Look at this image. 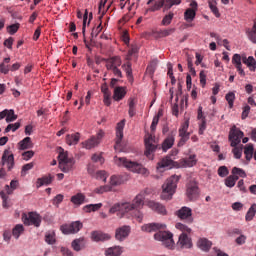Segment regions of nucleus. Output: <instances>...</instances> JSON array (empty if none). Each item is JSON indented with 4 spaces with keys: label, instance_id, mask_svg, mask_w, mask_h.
Here are the masks:
<instances>
[{
    "label": "nucleus",
    "instance_id": "c03bdc74",
    "mask_svg": "<svg viewBox=\"0 0 256 256\" xmlns=\"http://www.w3.org/2000/svg\"><path fill=\"white\" fill-rule=\"evenodd\" d=\"M173 5H181V0H164L165 11H169Z\"/></svg>",
    "mask_w": 256,
    "mask_h": 256
},
{
    "label": "nucleus",
    "instance_id": "4be33fe9",
    "mask_svg": "<svg viewBox=\"0 0 256 256\" xmlns=\"http://www.w3.org/2000/svg\"><path fill=\"white\" fill-rule=\"evenodd\" d=\"M133 209H141L145 205V191L140 192L131 203Z\"/></svg>",
    "mask_w": 256,
    "mask_h": 256
},
{
    "label": "nucleus",
    "instance_id": "6e6d98bb",
    "mask_svg": "<svg viewBox=\"0 0 256 256\" xmlns=\"http://www.w3.org/2000/svg\"><path fill=\"white\" fill-rule=\"evenodd\" d=\"M121 183H122L121 177L116 176V175L111 176V178H110V185L112 187H117V186L121 185Z\"/></svg>",
    "mask_w": 256,
    "mask_h": 256
},
{
    "label": "nucleus",
    "instance_id": "c756f323",
    "mask_svg": "<svg viewBox=\"0 0 256 256\" xmlns=\"http://www.w3.org/2000/svg\"><path fill=\"white\" fill-rule=\"evenodd\" d=\"M79 139H81V134L74 133L66 135V143L67 145H77L79 143Z\"/></svg>",
    "mask_w": 256,
    "mask_h": 256
},
{
    "label": "nucleus",
    "instance_id": "7c9ffc66",
    "mask_svg": "<svg viewBox=\"0 0 256 256\" xmlns=\"http://www.w3.org/2000/svg\"><path fill=\"white\" fill-rule=\"evenodd\" d=\"M212 245L213 243H211V241H209L207 238H201L198 240V247L202 251H209Z\"/></svg>",
    "mask_w": 256,
    "mask_h": 256
},
{
    "label": "nucleus",
    "instance_id": "5fc2aeb1",
    "mask_svg": "<svg viewBox=\"0 0 256 256\" xmlns=\"http://www.w3.org/2000/svg\"><path fill=\"white\" fill-rule=\"evenodd\" d=\"M189 124H183L182 127L179 129V137H190L189 132Z\"/></svg>",
    "mask_w": 256,
    "mask_h": 256
},
{
    "label": "nucleus",
    "instance_id": "4d7b16f0",
    "mask_svg": "<svg viewBox=\"0 0 256 256\" xmlns=\"http://www.w3.org/2000/svg\"><path fill=\"white\" fill-rule=\"evenodd\" d=\"M17 115H15L14 110H8L7 115H6V123H11L13 121H16Z\"/></svg>",
    "mask_w": 256,
    "mask_h": 256
},
{
    "label": "nucleus",
    "instance_id": "dca6fc26",
    "mask_svg": "<svg viewBox=\"0 0 256 256\" xmlns=\"http://www.w3.org/2000/svg\"><path fill=\"white\" fill-rule=\"evenodd\" d=\"M174 165H175V161H173V159H171V157L166 156L159 160V162L157 163L156 169L160 173H163V171H165V169H171L174 167Z\"/></svg>",
    "mask_w": 256,
    "mask_h": 256
},
{
    "label": "nucleus",
    "instance_id": "412c9836",
    "mask_svg": "<svg viewBox=\"0 0 256 256\" xmlns=\"http://www.w3.org/2000/svg\"><path fill=\"white\" fill-rule=\"evenodd\" d=\"M123 129H125V119L121 120L116 126V145L115 149L121 146V141H123Z\"/></svg>",
    "mask_w": 256,
    "mask_h": 256
},
{
    "label": "nucleus",
    "instance_id": "8fccbe9b",
    "mask_svg": "<svg viewBox=\"0 0 256 256\" xmlns=\"http://www.w3.org/2000/svg\"><path fill=\"white\" fill-rule=\"evenodd\" d=\"M209 8L211 9L215 17H221V14L219 13V8H217V1H209Z\"/></svg>",
    "mask_w": 256,
    "mask_h": 256
},
{
    "label": "nucleus",
    "instance_id": "2eb2a0df",
    "mask_svg": "<svg viewBox=\"0 0 256 256\" xmlns=\"http://www.w3.org/2000/svg\"><path fill=\"white\" fill-rule=\"evenodd\" d=\"M1 165L3 167H7L8 171H11L13 167H15V156H13V153H11V150L6 149L3 152L2 159H1Z\"/></svg>",
    "mask_w": 256,
    "mask_h": 256
},
{
    "label": "nucleus",
    "instance_id": "052dcab7",
    "mask_svg": "<svg viewBox=\"0 0 256 256\" xmlns=\"http://www.w3.org/2000/svg\"><path fill=\"white\" fill-rule=\"evenodd\" d=\"M21 25L19 23L16 24H12L10 26L7 27V31L10 35H15V33H17V31H19V27Z\"/></svg>",
    "mask_w": 256,
    "mask_h": 256
},
{
    "label": "nucleus",
    "instance_id": "f03ea898",
    "mask_svg": "<svg viewBox=\"0 0 256 256\" xmlns=\"http://www.w3.org/2000/svg\"><path fill=\"white\" fill-rule=\"evenodd\" d=\"M247 65V67L250 69V71H255L256 69V60L253 56H240L239 54H234L232 57V63L234 67L237 69L239 75L241 77H245V70H243V64Z\"/></svg>",
    "mask_w": 256,
    "mask_h": 256
},
{
    "label": "nucleus",
    "instance_id": "f257e3e1",
    "mask_svg": "<svg viewBox=\"0 0 256 256\" xmlns=\"http://www.w3.org/2000/svg\"><path fill=\"white\" fill-rule=\"evenodd\" d=\"M114 163L118 167H125L128 171H132V173H138L140 175H149V170L143 166V164L131 161L125 157H114Z\"/></svg>",
    "mask_w": 256,
    "mask_h": 256
},
{
    "label": "nucleus",
    "instance_id": "bf43d9fd",
    "mask_svg": "<svg viewBox=\"0 0 256 256\" xmlns=\"http://www.w3.org/2000/svg\"><path fill=\"white\" fill-rule=\"evenodd\" d=\"M19 127H21V123L20 122H16L14 124H9L5 128V133H9V131H13L15 133V131H17V129H19Z\"/></svg>",
    "mask_w": 256,
    "mask_h": 256
},
{
    "label": "nucleus",
    "instance_id": "72a5a7b5",
    "mask_svg": "<svg viewBox=\"0 0 256 256\" xmlns=\"http://www.w3.org/2000/svg\"><path fill=\"white\" fill-rule=\"evenodd\" d=\"M184 167H195L197 165V155L191 154L183 160Z\"/></svg>",
    "mask_w": 256,
    "mask_h": 256
},
{
    "label": "nucleus",
    "instance_id": "bb28decb",
    "mask_svg": "<svg viewBox=\"0 0 256 256\" xmlns=\"http://www.w3.org/2000/svg\"><path fill=\"white\" fill-rule=\"evenodd\" d=\"M18 149H20V151L33 149V141H31V137H26L22 141H20L18 143Z\"/></svg>",
    "mask_w": 256,
    "mask_h": 256
},
{
    "label": "nucleus",
    "instance_id": "f3484780",
    "mask_svg": "<svg viewBox=\"0 0 256 256\" xmlns=\"http://www.w3.org/2000/svg\"><path fill=\"white\" fill-rule=\"evenodd\" d=\"M186 194L190 201H195L199 197V186L196 182H190L187 184Z\"/></svg>",
    "mask_w": 256,
    "mask_h": 256
},
{
    "label": "nucleus",
    "instance_id": "4c0bfd02",
    "mask_svg": "<svg viewBox=\"0 0 256 256\" xmlns=\"http://www.w3.org/2000/svg\"><path fill=\"white\" fill-rule=\"evenodd\" d=\"M161 117H163V110H159L152 120V124L150 126L152 133L157 129V125H159V119H161Z\"/></svg>",
    "mask_w": 256,
    "mask_h": 256
},
{
    "label": "nucleus",
    "instance_id": "2f4dec72",
    "mask_svg": "<svg viewBox=\"0 0 256 256\" xmlns=\"http://www.w3.org/2000/svg\"><path fill=\"white\" fill-rule=\"evenodd\" d=\"M128 106H129V110H128L129 117H135V115L137 114V110L135 109V107L137 106V100H135V98H129Z\"/></svg>",
    "mask_w": 256,
    "mask_h": 256
},
{
    "label": "nucleus",
    "instance_id": "864d4df0",
    "mask_svg": "<svg viewBox=\"0 0 256 256\" xmlns=\"http://www.w3.org/2000/svg\"><path fill=\"white\" fill-rule=\"evenodd\" d=\"M232 174L235 175L236 177H242L243 179L247 177V173H245V170L237 167H234L232 169Z\"/></svg>",
    "mask_w": 256,
    "mask_h": 256
},
{
    "label": "nucleus",
    "instance_id": "0e129e2a",
    "mask_svg": "<svg viewBox=\"0 0 256 256\" xmlns=\"http://www.w3.org/2000/svg\"><path fill=\"white\" fill-rule=\"evenodd\" d=\"M96 179H100L105 183L107 181V172H105V170L96 172Z\"/></svg>",
    "mask_w": 256,
    "mask_h": 256
},
{
    "label": "nucleus",
    "instance_id": "cd10ccee",
    "mask_svg": "<svg viewBox=\"0 0 256 256\" xmlns=\"http://www.w3.org/2000/svg\"><path fill=\"white\" fill-rule=\"evenodd\" d=\"M123 71H125L128 80L132 83L133 81V68L131 64V60H127L126 63L122 65Z\"/></svg>",
    "mask_w": 256,
    "mask_h": 256
},
{
    "label": "nucleus",
    "instance_id": "4468645a",
    "mask_svg": "<svg viewBox=\"0 0 256 256\" xmlns=\"http://www.w3.org/2000/svg\"><path fill=\"white\" fill-rule=\"evenodd\" d=\"M175 215L181 221H186V223H193V210L187 206H183L178 211H176Z\"/></svg>",
    "mask_w": 256,
    "mask_h": 256
},
{
    "label": "nucleus",
    "instance_id": "5701e85b",
    "mask_svg": "<svg viewBox=\"0 0 256 256\" xmlns=\"http://www.w3.org/2000/svg\"><path fill=\"white\" fill-rule=\"evenodd\" d=\"M148 207L152 209V211H156V213H159L160 215H167V209L163 204L159 202L149 201Z\"/></svg>",
    "mask_w": 256,
    "mask_h": 256
},
{
    "label": "nucleus",
    "instance_id": "39448f33",
    "mask_svg": "<svg viewBox=\"0 0 256 256\" xmlns=\"http://www.w3.org/2000/svg\"><path fill=\"white\" fill-rule=\"evenodd\" d=\"M176 229H179V231H182L178 238L177 245L180 247V249H191L193 247V241L186 233H191V228L187 227L183 223H176Z\"/></svg>",
    "mask_w": 256,
    "mask_h": 256
},
{
    "label": "nucleus",
    "instance_id": "69168bd1",
    "mask_svg": "<svg viewBox=\"0 0 256 256\" xmlns=\"http://www.w3.org/2000/svg\"><path fill=\"white\" fill-rule=\"evenodd\" d=\"M35 155V152L33 150H29L22 153V159L24 161H29V159H32V157Z\"/></svg>",
    "mask_w": 256,
    "mask_h": 256
},
{
    "label": "nucleus",
    "instance_id": "9b49d317",
    "mask_svg": "<svg viewBox=\"0 0 256 256\" xmlns=\"http://www.w3.org/2000/svg\"><path fill=\"white\" fill-rule=\"evenodd\" d=\"M145 155L148 159H153V153L157 151V142L155 141V136L153 134H148L145 138Z\"/></svg>",
    "mask_w": 256,
    "mask_h": 256
},
{
    "label": "nucleus",
    "instance_id": "1a4fd4ad",
    "mask_svg": "<svg viewBox=\"0 0 256 256\" xmlns=\"http://www.w3.org/2000/svg\"><path fill=\"white\" fill-rule=\"evenodd\" d=\"M131 211H135L131 202H124V203L114 204L110 208L109 213H112V214L118 213L120 217H125L127 213H131Z\"/></svg>",
    "mask_w": 256,
    "mask_h": 256
},
{
    "label": "nucleus",
    "instance_id": "f8f14e48",
    "mask_svg": "<svg viewBox=\"0 0 256 256\" xmlns=\"http://www.w3.org/2000/svg\"><path fill=\"white\" fill-rule=\"evenodd\" d=\"M83 229V224L79 221L72 222L71 224H63L60 227V231L64 235H75V233H79Z\"/></svg>",
    "mask_w": 256,
    "mask_h": 256
},
{
    "label": "nucleus",
    "instance_id": "6ab92c4d",
    "mask_svg": "<svg viewBox=\"0 0 256 256\" xmlns=\"http://www.w3.org/2000/svg\"><path fill=\"white\" fill-rule=\"evenodd\" d=\"M141 229L142 231H146V233H153L154 231H165L167 225L163 223H150L143 225Z\"/></svg>",
    "mask_w": 256,
    "mask_h": 256
},
{
    "label": "nucleus",
    "instance_id": "ddd939ff",
    "mask_svg": "<svg viewBox=\"0 0 256 256\" xmlns=\"http://www.w3.org/2000/svg\"><path fill=\"white\" fill-rule=\"evenodd\" d=\"M105 135V132L103 130H99L96 136H92L90 139L82 142V146L84 149H93L94 147H97L99 143H101V140L103 139Z\"/></svg>",
    "mask_w": 256,
    "mask_h": 256
},
{
    "label": "nucleus",
    "instance_id": "e433bc0d",
    "mask_svg": "<svg viewBox=\"0 0 256 256\" xmlns=\"http://www.w3.org/2000/svg\"><path fill=\"white\" fill-rule=\"evenodd\" d=\"M254 151H255V148L253 147V144H247L244 147V155L246 157V160L251 161V159H253Z\"/></svg>",
    "mask_w": 256,
    "mask_h": 256
},
{
    "label": "nucleus",
    "instance_id": "6e6552de",
    "mask_svg": "<svg viewBox=\"0 0 256 256\" xmlns=\"http://www.w3.org/2000/svg\"><path fill=\"white\" fill-rule=\"evenodd\" d=\"M154 239L156 241H161L162 245H164L166 249L175 248V241H173V234L170 232L160 230L158 233L154 234Z\"/></svg>",
    "mask_w": 256,
    "mask_h": 256
},
{
    "label": "nucleus",
    "instance_id": "a878e982",
    "mask_svg": "<svg viewBox=\"0 0 256 256\" xmlns=\"http://www.w3.org/2000/svg\"><path fill=\"white\" fill-rule=\"evenodd\" d=\"M85 245H87V240L85 237H80L72 241L71 246L74 251H81V249H85Z\"/></svg>",
    "mask_w": 256,
    "mask_h": 256
},
{
    "label": "nucleus",
    "instance_id": "49530a36",
    "mask_svg": "<svg viewBox=\"0 0 256 256\" xmlns=\"http://www.w3.org/2000/svg\"><path fill=\"white\" fill-rule=\"evenodd\" d=\"M17 187H19V181L17 180H12L10 182V188H9V185H6V193L8 195H11L13 194V191H15V189H17Z\"/></svg>",
    "mask_w": 256,
    "mask_h": 256
},
{
    "label": "nucleus",
    "instance_id": "774afa93",
    "mask_svg": "<svg viewBox=\"0 0 256 256\" xmlns=\"http://www.w3.org/2000/svg\"><path fill=\"white\" fill-rule=\"evenodd\" d=\"M9 65L5 64V62H2L0 64V73H3L4 75H7L9 73Z\"/></svg>",
    "mask_w": 256,
    "mask_h": 256
},
{
    "label": "nucleus",
    "instance_id": "393cba45",
    "mask_svg": "<svg viewBox=\"0 0 256 256\" xmlns=\"http://www.w3.org/2000/svg\"><path fill=\"white\" fill-rule=\"evenodd\" d=\"M125 95H127V90H125V87L117 86L116 88H114V101H123V99H125Z\"/></svg>",
    "mask_w": 256,
    "mask_h": 256
},
{
    "label": "nucleus",
    "instance_id": "e2e57ef3",
    "mask_svg": "<svg viewBox=\"0 0 256 256\" xmlns=\"http://www.w3.org/2000/svg\"><path fill=\"white\" fill-rule=\"evenodd\" d=\"M139 52V48L137 46H132L131 49L128 51L126 61H131V57Z\"/></svg>",
    "mask_w": 256,
    "mask_h": 256
},
{
    "label": "nucleus",
    "instance_id": "c85d7f7f",
    "mask_svg": "<svg viewBox=\"0 0 256 256\" xmlns=\"http://www.w3.org/2000/svg\"><path fill=\"white\" fill-rule=\"evenodd\" d=\"M175 144V136L173 135H169L162 143V150L164 152L169 151V149H171V147H173V145Z\"/></svg>",
    "mask_w": 256,
    "mask_h": 256
},
{
    "label": "nucleus",
    "instance_id": "9d476101",
    "mask_svg": "<svg viewBox=\"0 0 256 256\" xmlns=\"http://www.w3.org/2000/svg\"><path fill=\"white\" fill-rule=\"evenodd\" d=\"M22 221L24 225L30 226L34 225V227H41V216L36 212H29L28 214H22Z\"/></svg>",
    "mask_w": 256,
    "mask_h": 256
},
{
    "label": "nucleus",
    "instance_id": "3c124183",
    "mask_svg": "<svg viewBox=\"0 0 256 256\" xmlns=\"http://www.w3.org/2000/svg\"><path fill=\"white\" fill-rule=\"evenodd\" d=\"M225 99L228 102L229 108L233 109V105L235 103V92H229L226 94Z\"/></svg>",
    "mask_w": 256,
    "mask_h": 256
},
{
    "label": "nucleus",
    "instance_id": "0eeeda50",
    "mask_svg": "<svg viewBox=\"0 0 256 256\" xmlns=\"http://www.w3.org/2000/svg\"><path fill=\"white\" fill-rule=\"evenodd\" d=\"M58 159L59 168L61 171H63V173H69V171L73 169V165H75V160L73 158H69L68 152H65L63 148H60Z\"/></svg>",
    "mask_w": 256,
    "mask_h": 256
},
{
    "label": "nucleus",
    "instance_id": "aec40b11",
    "mask_svg": "<svg viewBox=\"0 0 256 256\" xmlns=\"http://www.w3.org/2000/svg\"><path fill=\"white\" fill-rule=\"evenodd\" d=\"M129 233H131V226L124 225L116 229L115 237L117 241H125L129 237Z\"/></svg>",
    "mask_w": 256,
    "mask_h": 256
},
{
    "label": "nucleus",
    "instance_id": "f704fd0d",
    "mask_svg": "<svg viewBox=\"0 0 256 256\" xmlns=\"http://www.w3.org/2000/svg\"><path fill=\"white\" fill-rule=\"evenodd\" d=\"M104 15H105V11L102 12V15H101V16H99V21H100L99 25H98L96 28H93V29H92V32H91V37H92V39H96V37L99 35V33H100L101 31H103V26H102L101 19H103V16H104Z\"/></svg>",
    "mask_w": 256,
    "mask_h": 256
},
{
    "label": "nucleus",
    "instance_id": "20e7f679",
    "mask_svg": "<svg viewBox=\"0 0 256 256\" xmlns=\"http://www.w3.org/2000/svg\"><path fill=\"white\" fill-rule=\"evenodd\" d=\"M180 179V175L174 174L166 180V182L162 185L161 199H163L164 201H169L173 199V195L175 194V190L177 189V183H179Z\"/></svg>",
    "mask_w": 256,
    "mask_h": 256
},
{
    "label": "nucleus",
    "instance_id": "ea45409f",
    "mask_svg": "<svg viewBox=\"0 0 256 256\" xmlns=\"http://www.w3.org/2000/svg\"><path fill=\"white\" fill-rule=\"evenodd\" d=\"M237 181H239V176L230 175L225 179V185L231 189L232 187H235Z\"/></svg>",
    "mask_w": 256,
    "mask_h": 256
},
{
    "label": "nucleus",
    "instance_id": "603ef678",
    "mask_svg": "<svg viewBox=\"0 0 256 256\" xmlns=\"http://www.w3.org/2000/svg\"><path fill=\"white\" fill-rule=\"evenodd\" d=\"M173 33H175V28H168L158 31L159 37H169V35H173Z\"/></svg>",
    "mask_w": 256,
    "mask_h": 256
},
{
    "label": "nucleus",
    "instance_id": "c9c22d12",
    "mask_svg": "<svg viewBox=\"0 0 256 256\" xmlns=\"http://www.w3.org/2000/svg\"><path fill=\"white\" fill-rule=\"evenodd\" d=\"M71 203L74 205H83L85 203V195L83 193H77L71 197Z\"/></svg>",
    "mask_w": 256,
    "mask_h": 256
},
{
    "label": "nucleus",
    "instance_id": "a18cd8bd",
    "mask_svg": "<svg viewBox=\"0 0 256 256\" xmlns=\"http://www.w3.org/2000/svg\"><path fill=\"white\" fill-rule=\"evenodd\" d=\"M173 17H175V14L173 12H169L168 15H165L163 17L161 25H163L164 27L171 25V21H173Z\"/></svg>",
    "mask_w": 256,
    "mask_h": 256
},
{
    "label": "nucleus",
    "instance_id": "de8ad7c7",
    "mask_svg": "<svg viewBox=\"0 0 256 256\" xmlns=\"http://www.w3.org/2000/svg\"><path fill=\"white\" fill-rule=\"evenodd\" d=\"M45 241L48 243V245H55L56 239H55V233L52 232H46L45 234Z\"/></svg>",
    "mask_w": 256,
    "mask_h": 256
},
{
    "label": "nucleus",
    "instance_id": "473e14b6",
    "mask_svg": "<svg viewBox=\"0 0 256 256\" xmlns=\"http://www.w3.org/2000/svg\"><path fill=\"white\" fill-rule=\"evenodd\" d=\"M121 253H123V250L120 246L110 247L105 251L106 256H121Z\"/></svg>",
    "mask_w": 256,
    "mask_h": 256
},
{
    "label": "nucleus",
    "instance_id": "79ce46f5",
    "mask_svg": "<svg viewBox=\"0 0 256 256\" xmlns=\"http://www.w3.org/2000/svg\"><path fill=\"white\" fill-rule=\"evenodd\" d=\"M103 207L102 203H98V204H89L84 206V211L85 213H91V211H99V209H101Z\"/></svg>",
    "mask_w": 256,
    "mask_h": 256
},
{
    "label": "nucleus",
    "instance_id": "b1692460",
    "mask_svg": "<svg viewBox=\"0 0 256 256\" xmlns=\"http://www.w3.org/2000/svg\"><path fill=\"white\" fill-rule=\"evenodd\" d=\"M91 239L92 241L99 243V241H109L111 236L107 233H103L102 231H93L91 232Z\"/></svg>",
    "mask_w": 256,
    "mask_h": 256
},
{
    "label": "nucleus",
    "instance_id": "7ed1b4c3",
    "mask_svg": "<svg viewBox=\"0 0 256 256\" xmlns=\"http://www.w3.org/2000/svg\"><path fill=\"white\" fill-rule=\"evenodd\" d=\"M243 131H241L237 126H233L229 132V141L231 147H234L232 153L235 159H241L243 155V149L237 147L239 143H241V139H243Z\"/></svg>",
    "mask_w": 256,
    "mask_h": 256
},
{
    "label": "nucleus",
    "instance_id": "423d86ee",
    "mask_svg": "<svg viewBox=\"0 0 256 256\" xmlns=\"http://www.w3.org/2000/svg\"><path fill=\"white\" fill-rule=\"evenodd\" d=\"M104 61L106 63L107 71H112L115 77H118V79H123V72H121V69H119L123 63L120 56H112L104 59Z\"/></svg>",
    "mask_w": 256,
    "mask_h": 256
},
{
    "label": "nucleus",
    "instance_id": "37998d69",
    "mask_svg": "<svg viewBox=\"0 0 256 256\" xmlns=\"http://www.w3.org/2000/svg\"><path fill=\"white\" fill-rule=\"evenodd\" d=\"M255 215H256V204H252L246 213L245 220L253 221V217H255Z\"/></svg>",
    "mask_w": 256,
    "mask_h": 256
},
{
    "label": "nucleus",
    "instance_id": "13d9d810",
    "mask_svg": "<svg viewBox=\"0 0 256 256\" xmlns=\"http://www.w3.org/2000/svg\"><path fill=\"white\" fill-rule=\"evenodd\" d=\"M34 166L35 164L33 162H30L22 166V170H21L22 177H25V175H27V171H31V169H33Z\"/></svg>",
    "mask_w": 256,
    "mask_h": 256
},
{
    "label": "nucleus",
    "instance_id": "680f3d73",
    "mask_svg": "<svg viewBox=\"0 0 256 256\" xmlns=\"http://www.w3.org/2000/svg\"><path fill=\"white\" fill-rule=\"evenodd\" d=\"M107 191H111V186H100L94 190L98 195H103V193H107Z\"/></svg>",
    "mask_w": 256,
    "mask_h": 256
},
{
    "label": "nucleus",
    "instance_id": "338daca9",
    "mask_svg": "<svg viewBox=\"0 0 256 256\" xmlns=\"http://www.w3.org/2000/svg\"><path fill=\"white\" fill-rule=\"evenodd\" d=\"M218 175L219 177H227V175H229V170L227 169V166L219 167Z\"/></svg>",
    "mask_w": 256,
    "mask_h": 256
},
{
    "label": "nucleus",
    "instance_id": "a19ab883",
    "mask_svg": "<svg viewBox=\"0 0 256 256\" xmlns=\"http://www.w3.org/2000/svg\"><path fill=\"white\" fill-rule=\"evenodd\" d=\"M24 231H25V227H23V224H18L13 228L12 235L13 237H15V239H19V237H21Z\"/></svg>",
    "mask_w": 256,
    "mask_h": 256
},
{
    "label": "nucleus",
    "instance_id": "58836bf2",
    "mask_svg": "<svg viewBox=\"0 0 256 256\" xmlns=\"http://www.w3.org/2000/svg\"><path fill=\"white\" fill-rule=\"evenodd\" d=\"M53 182V177L51 175L44 176L37 179V187H43V185H51Z\"/></svg>",
    "mask_w": 256,
    "mask_h": 256
},
{
    "label": "nucleus",
    "instance_id": "09e8293b",
    "mask_svg": "<svg viewBox=\"0 0 256 256\" xmlns=\"http://www.w3.org/2000/svg\"><path fill=\"white\" fill-rule=\"evenodd\" d=\"M162 7H165V0H158L155 2L153 6L149 8V11H152V13H155V11L161 10Z\"/></svg>",
    "mask_w": 256,
    "mask_h": 256
},
{
    "label": "nucleus",
    "instance_id": "a211bd4d",
    "mask_svg": "<svg viewBox=\"0 0 256 256\" xmlns=\"http://www.w3.org/2000/svg\"><path fill=\"white\" fill-rule=\"evenodd\" d=\"M190 7L184 12V19L187 23H191L197 15V2H191Z\"/></svg>",
    "mask_w": 256,
    "mask_h": 256
}]
</instances>
